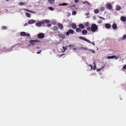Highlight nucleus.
<instances>
[{"mask_svg":"<svg viewBox=\"0 0 126 126\" xmlns=\"http://www.w3.org/2000/svg\"><path fill=\"white\" fill-rule=\"evenodd\" d=\"M50 22V21H49L47 20H46L44 21V22L40 21L38 23H36L35 24L36 26L39 27L41 26L42 24H44L45 23H49Z\"/></svg>","mask_w":126,"mask_h":126,"instance_id":"1","label":"nucleus"},{"mask_svg":"<svg viewBox=\"0 0 126 126\" xmlns=\"http://www.w3.org/2000/svg\"><path fill=\"white\" fill-rule=\"evenodd\" d=\"M39 41L37 40H31L29 41V42L31 44H30L31 46L32 47H34V45H36L37 43H39Z\"/></svg>","mask_w":126,"mask_h":126,"instance_id":"2","label":"nucleus"},{"mask_svg":"<svg viewBox=\"0 0 126 126\" xmlns=\"http://www.w3.org/2000/svg\"><path fill=\"white\" fill-rule=\"evenodd\" d=\"M91 31L92 32H95L98 29V27L96 25L94 24H92L91 26Z\"/></svg>","mask_w":126,"mask_h":126,"instance_id":"3","label":"nucleus"},{"mask_svg":"<svg viewBox=\"0 0 126 126\" xmlns=\"http://www.w3.org/2000/svg\"><path fill=\"white\" fill-rule=\"evenodd\" d=\"M107 9L109 10H111L112 9V5L110 3H108L106 5Z\"/></svg>","mask_w":126,"mask_h":126,"instance_id":"4","label":"nucleus"},{"mask_svg":"<svg viewBox=\"0 0 126 126\" xmlns=\"http://www.w3.org/2000/svg\"><path fill=\"white\" fill-rule=\"evenodd\" d=\"M45 36V34L43 33H39L37 35V37L38 38L42 39Z\"/></svg>","mask_w":126,"mask_h":126,"instance_id":"5","label":"nucleus"},{"mask_svg":"<svg viewBox=\"0 0 126 126\" xmlns=\"http://www.w3.org/2000/svg\"><path fill=\"white\" fill-rule=\"evenodd\" d=\"M74 31L72 30H69L68 32H66V34L68 36L69 35V34H73L74 33Z\"/></svg>","mask_w":126,"mask_h":126,"instance_id":"6","label":"nucleus"},{"mask_svg":"<svg viewBox=\"0 0 126 126\" xmlns=\"http://www.w3.org/2000/svg\"><path fill=\"white\" fill-rule=\"evenodd\" d=\"M36 22V21L33 19L30 20L28 21V23L29 24H31L34 23Z\"/></svg>","mask_w":126,"mask_h":126,"instance_id":"7","label":"nucleus"},{"mask_svg":"<svg viewBox=\"0 0 126 126\" xmlns=\"http://www.w3.org/2000/svg\"><path fill=\"white\" fill-rule=\"evenodd\" d=\"M58 28L61 30H62L63 29V26L62 24L59 23L58 24Z\"/></svg>","mask_w":126,"mask_h":126,"instance_id":"8","label":"nucleus"},{"mask_svg":"<svg viewBox=\"0 0 126 126\" xmlns=\"http://www.w3.org/2000/svg\"><path fill=\"white\" fill-rule=\"evenodd\" d=\"M105 27L109 29L111 27V25L109 23H107L105 24Z\"/></svg>","mask_w":126,"mask_h":126,"instance_id":"9","label":"nucleus"},{"mask_svg":"<svg viewBox=\"0 0 126 126\" xmlns=\"http://www.w3.org/2000/svg\"><path fill=\"white\" fill-rule=\"evenodd\" d=\"M121 20L123 22H125L126 21V17H125L122 16L120 18Z\"/></svg>","mask_w":126,"mask_h":126,"instance_id":"10","label":"nucleus"},{"mask_svg":"<svg viewBox=\"0 0 126 126\" xmlns=\"http://www.w3.org/2000/svg\"><path fill=\"white\" fill-rule=\"evenodd\" d=\"M59 36L62 39H64L65 38V36L63 34H61L59 35Z\"/></svg>","mask_w":126,"mask_h":126,"instance_id":"11","label":"nucleus"},{"mask_svg":"<svg viewBox=\"0 0 126 126\" xmlns=\"http://www.w3.org/2000/svg\"><path fill=\"white\" fill-rule=\"evenodd\" d=\"M82 33L83 34L85 35L87 34V32L86 30H84L82 31Z\"/></svg>","mask_w":126,"mask_h":126,"instance_id":"12","label":"nucleus"},{"mask_svg":"<svg viewBox=\"0 0 126 126\" xmlns=\"http://www.w3.org/2000/svg\"><path fill=\"white\" fill-rule=\"evenodd\" d=\"M112 28L114 30H116L117 28V26L115 24H113L112 25Z\"/></svg>","mask_w":126,"mask_h":126,"instance_id":"13","label":"nucleus"},{"mask_svg":"<svg viewBox=\"0 0 126 126\" xmlns=\"http://www.w3.org/2000/svg\"><path fill=\"white\" fill-rule=\"evenodd\" d=\"M20 35L21 36H24L26 35V33L25 32H21Z\"/></svg>","mask_w":126,"mask_h":126,"instance_id":"14","label":"nucleus"},{"mask_svg":"<svg viewBox=\"0 0 126 126\" xmlns=\"http://www.w3.org/2000/svg\"><path fill=\"white\" fill-rule=\"evenodd\" d=\"M79 27L82 29H83L84 28V26L82 24H80L79 25Z\"/></svg>","mask_w":126,"mask_h":126,"instance_id":"15","label":"nucleus"},{"mask_svg":"<svg viewBox=\"0 0 126 126\" xmlns=\"http://www.w3.org/2000/svg\"><path fill=\"white\" fill-rule=\"evenodd\" d=\"M54 0H48V1L49 3L53 4L54 2Z\"/></svg>","mask_w":126,"mask_h":126,"instance_id":"16","label":"nucleus"},{"mask_svg":"<svg viewBox=\"0 0 126 126\" xmlns=\"http://www.w3.org/2000/svg\"><path fill=\"white\" fill-rule=\"evenodd\" d=\"M71 24L72 25V26L73 29H75L76 28L77 26L75 24L72 23Z\"/></svg>","mask_w":126,"mask_h":126,"instance_id":"17","label":"nucleus"},{"mask_svg":"<svg viewBox=\"0 0 126 126\" xmlns=\"http://www.w3.org/2000/svg\"><path fill=\"white\" fill-rule=\"evenodd\" d=\"M121 9V7L120 6H116V11H119Z\"/></svg>","mask_w":126,"mask_h":126,"instance_id":"18","label":"nucleus"},{"mask_svg":"<svg viewBox=\"0 0 126 126\" xmlns=\"http://www.w3.org/2000/svg\"><path fill=\"white\" fill-rule=\"evenodd\" d=\"M67 4L66 3H63L61 4H59V6H67Z\"/></svg>","mask_w":126,"mask_h":126,"instance_id":"19","label":"nucleus"},{"mask_svg":"<svg viewBox=\"0 0 126 126\" xmlns=\"http://www.w3.org/2000/svg\"><path fill=\"white\" fill-rule=\"evenodd\" d=\"M58 30V27L56 26H54L52 29V30L54 31H57Z\"/></svg>","mask_w":126,"mask_h":126,"instance_id":"20","label":"nucleus"},{"mask_svg":"<svg viewBox=\"0 0 126 126\" xmlns=\"http://www.w3.org/2000/svg\"><path fill=\"white\" fill-rule=\"evenodd\" d=\"M81 31V30L79 28H77L76 29V31L78 32H80Z\"/></svg>","mask_w":126,"mask_h":126,"instance_id":"21","label":"nucleus"},{"mask_svg":"<svg viewBox=\"0 0 126 126\" xmlns=\"http://www.w3.org/2000/svg\"><path fill=\"white\" fill-rule=\"evenodd\" d=\"M26 16L27 17H31V14L28 13H26Z\"/></svg>","mask_w":126,"mask_h":126,"instance_id":"22","label":"nucleus"},{"mask_svg":"<svg viewBox=\"0 0 126 126\" xmlns=\"http://www.w3.org/2000/svg\"><path fill=\"white\" fill-rule=\"evenodd\" d=\"M80 48L81 49H84V50H87H87H89V49H88L86 48L85 47H80Z\"/></svg>","mask_w":126,"mask_h":126,"instance_id":"23","label":"nucleus"},{"mask_svg":"<svg viewBox=\"0 0 126 126\" xmlns=\"http://www.w3.org/2000/svg\"><path fill=\"white\" fill-rule=\"evenodd\" d=\"M99 10L98 9H96L94 10V12L95 14H97L99 13Z\"/></svg>","mask_w":126,"mask_h":126,"instance_id":"24","label":"nucleus"},{"mask_svg":"<svg viewBox=\"0 0 126 126\" xmlns=\"http://www.w3.org/2000/svg\"><path fill=\"white\" fill-rule=\"evenodd\" d=\"M107 59H112L114 58V57L113 56H108L107 57Z\"/></svg>","mask_w":126,"mask_h":126,"instance_id":"25","label":"nucleus"},{"mask_svg":"<svg viewBox=\"0 0 126 126\" xmlns=\"http://www.w3.org/2000/svg\"><path fill=\"white\" fill-rule=\"evenodd\" d=\"M86 5L88 6L89 7H90L91 6L90 4L89 3L88 1H87V2L86 4Z\"/></svg>","mask_w":126,"mask_h":126,"instance_id":"26","label":"nucleus"},{"mask_svg":"<svg viewBox=\"0 0 126 126\" xmlns=\"http://www.w3.org/2000/svg\"><path fill=\"white\" fill-rule=\"evenodd\" d=\"M104 9V7H102L100 8V11H101L102 12L103 11Z\"/></svg>","mask_w":126,"mask_h":126,"instance_id":"27","label":"nucleus"},{"mask_svg":"<svg viewBox=\"0 0 126 126\" xmlns=\"http://www.w3.org/2000/svg\"><path fill=\"white\" fill-rule=\"evenodd\" d=\"M84 41H86L87 42H88L89 43H91V42L89 40L87 39L86 38H85V39H84Z\"/></svg>","mask_w":126,"mask_h":126,"instance_id":"28","label":"nucleus"},{"mask_svg":"<svg viewBox=\"0 0 126 126\" xmlns=\"http://www.w3.org/2000/svg\"><path fill=\"white\" fill-rule=\"evenodd\" d=\"M79 38L82 40H84V39H85V38L82 37L80 36L79 37Z\"/></svg>","mask_w":126,"mask_h":126,"instance_id":"29","label":"nucleus"},{"mask_svg":"<svg viewBox=\"0 0 126 126\" xmlns=\"http://www.w3.org/2000/svg\"><path fill=\"white\" fill-rule=\"evenodd\" d=\"M48 8L49 10L51 11H53L54 10V8L52 7H48Z\"/></svg>","mask_w":126,"mask_h":126,"instance_id":"30","label":"nucleus"},{"mask_svg":"<svg viewBox=\"0 0 126 126\" xmlns=\"http://www.w3.org/2000/svg\"><path fill=\"white\" fill-rule=\"evenodd\" d=\"M22 10H25V11H27L29 12H30L33 13L32 12H31V11H29V10H28V9H27L24 8V9H22Z\"/></svg>","mask_w":126,"mask_h":126,"instance_id":"31","label":"nucleus"},{"mask_svg":"<svg viewBox=\"0 0 126 126\" xmlns=\"http://www.w3.org/2000/svg\"><path fill=\"white\" fill-rule=\"evenodd\" d=\"M12 50H11V49H10V48L9 49H6V50L5 51L6 52H9V51H11Z\"/></svg>","mask_w":126,"mask_h":126,"instance_id":"32","label":"nucleus"},{"mask_svg":"<svg viewBox=\"0 0 126 126\" xmlns=\"http://www.w3.org/2000/svg\"><path fill=\"white\" fill-rule=\"evenodd\" d=\"M123 39V40L125 39H126V35H124L122 37Z\"/></svg>","mask_w":126,"mask_h":126,"instance_id":"33","label":"nucleus"},{"mask_svg":"<svg viewBox=\"0 0 126 126\" xmlns=\"http://www.w3.org/2000/svg\"><path fill=\"white\" fill-rule=\"evenodd\" d=\"M89 25V23L88 22H87L85 24V26L87 27Z\"/></svg>","mask_w":126,"mask_h":126,"instance_id":"34","label":"nucleus"},{"mask_svg":"<svg viewBox=\"0 0 126 126\" xmlns=\"http://www.w3.org/2000/svg\"><path fill=\"white\" fill-rule=\"evenodd\" d=\"M93 64L94 65V67H93V69L95 70V69H96V65H95L94 62Z\"/></svg>","mask_w":126,"mask_h":126,"instance_id":"35","label":"nucleus"},{"mask_svg":"<svg viewBox=\"0 0 126 126\" xmlns=\"http://www.w3.org/2000/svg\"><path fill=\"white\" fill-rule=\"evenodd\" d=\"M88 51H89L92 52L93 53H94L95 52V51L93 50H91L89 49V50Z\"/></svg>","mask_w":126,"mask_h":126,"instance_id":"36","label":"nucleus"},{"mask_svg":"<svg viewBox=\"0 0 126 126\" xmlns=\"http://www.w3.org/2000/svg\"><path fill=\"white\" fill-rule=\"evenodd\" d=\"M99 17L100 19H101L103 20H105V18H104L103 17L99 16Z\"/></svg>","mask_w":126,"mask_h":126,"instance_id":"37","label":"nucleus"},{"mask_svg":"<svg viewBox=\"0 0 126 126\" xmlns=\"http://www.w3.org/2000/svg\"><path fill=\"white\" fill-rule=\"evenodd\" d=\"M76 14V12L75 11H74L72 13V14L73 15H75Z\"/></svg>","mask_w":126,"mask_h":126,"instance_id":"38","label":"nucleus"},{"mask_svg":"<svg viewBox=\"0 0 126 126\" xmlns=\"http://www.w3.org/2000/svg\"><path fill=\"white\" fill-rule=\"evenodd\" d=\"M19 4L21 5H25V4L23 3L22 2H20L19 3Z\"/></svg>","mask_w":126,"mask_h":126,"instance_id":"39","label":"nucleus"},{"mask_svg":"<svg viewBox=\"0 0 126 126\" xmlns=\"http://www.w3.org/2000/svg\"><path fill=\"white\" fill-rule=\"evenodd\" d=\"M63 50H64L62 52H64L65 50H66V49H65V48L63 46Z\"/></svg>","mask_w":126,"mask_h":126,"instance_id":"40","label":"nucleus"},{"mask_svg":"<svg viewBox=\"0 0 126 126\" xmlns=\"http://www.w3.org/2000/svg\"><path fill=\"white\" fill-rule=\"evenodd\" d=\"M48 23H47V26L48 27H49L51 26V25L50 24H48Z\"/></svg>","mask_w":126,"mask_h":126,"instance_id":"41","label":"nucleus"},{"mask_svg":"<svg viewBox=\"0 0 126 126\" xmlns=\"http://www.w3.org/2000/svg\"><path fill=\"white\" fill-rule=\"evenodd\" d=\"M98 22L99 23L101 24L102 23V21L101 20H99L98 21Z\"/></svg>","mask_w":126,"mask_h":126,"instance_id":"42","label":"nucleus"},{"mask_svg":"<svg viewBox=\"0 0 126 126\" xmlns=\"http://www.w3.org/2000/svg\"><path fill=\"white\" fill-rule=\"evenodd\" d=\"M91 29V28L90 27H88L87 28V30H90Z\"/></svg>","mask_w":126,"mask_h":126,"instance_id":"43","label":"nucleus"},{"mask_svg":"<svg viewBox=\"0 0 126 126\" xmlns=\"http://www.w3.org/2000/svg\"><path fill=\"white\" fill-rule=\"evenodd\" d=\"M2 29H7L6 27L5 26H3L2 27Z\"/></svg>","mask_w":126,"mask_h":126,"instance_id":"44","label":"nucleus"},{"mask_svg":"<svg viewBox=\"0 0 126 126\" xmlns=\"http://www.w3.org/2000/svg\"><path fill=\"white\" fill-rule=\"evenodd\" d=\"M123 68L124 69H126V64L125 65H124L123 67Z\"/></svg>","mask_w":126,"mask_h":126,"instance_id":"45","label":"nucleus"},{"mask_svg":"<svg viewBox=\"0 0 126 126\" xmlns=\"http://www.w3.org/2000/svg\"><path fill=\"white\" fill-rule=\"evenodd\" d=\"M26 35L27 37H29L30 36V34L29 33L27 34H26Z\"/></svg>","mask_w":126,"mask_h":126,"instance_id":"46","label":"nucleus"},{"mask_svg":"<svg viewBox=\"0 0 126 126\" xmlns=\"http://www.w3.org/2000/svg\"><path fill=\"white\" fill-rule=\"evenodd\" d=\"M123 38L122 37H121L120 38H119V40L120 41H121V40H123Z\"/></svg>","mask_w":126,"mask_h":126,"instance_id":"47","label":"nucleus"},{"mask_svg":"<svg viewBox=\"0 0 126 126\" xmlns=\"http://www.w3.org/2000/svg\"><path fill=\"white\" fill-rule=\"evenodd\" d=\"M87 2V1H85L84 2H83L82 3L83 4H86Z\"/></svg>","mask_w":126,"mask_h":126,"instance_id":"48","label":"nucleus"},{"mask_svg":"<svg viewBox=\"0 0 126 126\" xmlns=\"http://www.w3.org/2000/svg\"><path fill=\"white\" fill-rule=\"evenodd\" d=\"M89 66L91 67V69H92V68H93V65L92 64H90L89 65Z\"/></svg>","mask_w":126,"mask_h":126,"instance_id":"49","label":"nucleus"},{"mask_svg":"<svg viewBox=\"0 0 126 126\" xmlns=\"http://www.w3.org/2000/svg\"><path fill=\"white\" fill-rule=\"evenodd\" d=\"M91 44H92L94 46H95V44L94 43V42H91V43H90Z\"/></svg>","mask_w":126,"mask_h":126,"instance_id":"50","label":"nucleus"},{"mask_svg":"<svg viewBox=\"0 0 126 126\" xmlns=\"http://www.w3.org/2000/svg\"><path fill=\"white\" fill-rule=\"evenodd\" d=\"M79 1V0H75V3H77Z\"/></svg>","mask_w":126,"mask_h":126,"instance_id":"51","label":"nucleus"},{"mask_svg":"<svg viewBox=\"0 0 126 126\" xmlns=\"http://www.w3.org/2000/svg\"><path fill=\"white\" fill-rule=\"evenodd\" d=\"M74 47V46L73 45H70L69 46V47Z\"/></svg>","mask_w":126,"mask_h":126,"instance_id":"52","label":"nucleus"},{"mask_svg":"<svg viewBox=\"0 0 126 126\" xmlns=\"http://www.w3.org/2000/svg\"><path fill=\"white\" fill-rule=\"evenodd\" d=\"M89 14L88 13H86L85 14V15L86 16H88Z\"/></svg>","mask_w":126,"mask_h":126,"instance_id":"53","label":"nucleus"},{"mask_svg":"<svg viewBox=\"0 0 126 126\" xmlns=\"http://www.w3.org/2000/svg\"><path fill=\"white\" fill-rule=\"evenodd\" d=\"M41 50H40V51H39V52H37V53L38 54H39V53H41Z\"/></svg>","mask_w":126,"mask_h":126,"instance_id":"54","label":"nucleus"},{"mask_svg":"<svg viewBox=\"0 0 126 126\" xmlns=\"http://www.w3.org/2000/svg\"><path fill=\"white\" fill-rule=\"evenodd\" d=\"M113 56V57L114 58H115L116 57V56L114 55V56Z\"/></svg>","mask_w":126,"mask_h":126,"instance_id":"55","label":"nucleus"},{"mask_svg":"<svg viewBox=\"0 0 126 126\" xmlns=\"http://www.w3.org/2000/svg\"><path fill=\"white\" fill-rule=\"evenodd\" d=\"M27 25V23H26L24 25V26H25L26 25Z\"/></svg>","mask_w":126,"mask_h":126,"instance_id":"56","label":"nucleus"},{"mask_svg":"<svg viewBox=\"0 0 126 126\" xmlns=\"http://www.w3.org/2000/svg\"><path fill=\"white\" fill-rule=\"evenodd\" d=\"M35 48H37L38 49H39V47H36Z\"/></svg>","mask_w":126,"mask_h":126,"instance_id":"57","label":"nucleus"},{"mask_svg":"<svg viewBox=\"0 0 126 126\" xmlns=\"http://www.w3.org/2000/svg\"><path fill=\"white\" fill-rule=\"evenodd\" d=\"M118 57H116L115 58V59H118Z\"/></svg>","mask_w":126,"mask_h":126,"instance_id":"58","label":"nucleus"},{"mask_svg":"<svg viewBox=\"0 0 126 126\" xmlns=\"http://www.w3.org/2000/svg\"><path fill=\"white\" fill-rule=\"evenodd\" d=\"M73 49H74V50H76V48H73Z\"/></svg>","mask_w":126,"mask_h":126,"instance_id":"59","label":"nucleus"},{"mask_svg":"<svg viewBox=\"0 0 126 126\" xmlns=\"http://www.w3.org/2000/svg\"><path fill=\"white\" fill-rule=\"evenodd\" d=\"M119 56H117V57H118V58L119 57Z\"/></svg>","mask_w":126,"mask_h":126,"instance_id":"60","label":"nucleus"},{"mask_svg":"<svg viewBox=\"0 0 126 126\" xmlns=\"http://www.w3.org/2000/svg\"><path fill=\"white\" fill-rule=\"evenodd\" d=\"M6 1H9V0H5Z\"/></svg>","mask_w":126,"mask_h":126,"instance_id":"61","label":"nucleus"},{"mask_svg":"<svg viewBox=\"0 0 126 126\" xmlns=\"http://www.w3.org/2000/svg\"><path fill=\"white\" fill-rule=\"evenodd\" d=\"M101 69V68H100V69H99V70H100Z\"/></svg>","mask_w":126,"mask_h":126,"instance_id":"62","label":"nucleus"},{"mask_svg":"<svg viewBox=\"0 0 126 126\" xmlns=\"http://www.w3.org/2000/svg\"><path fill=\"white\" fill-rule=\"evenodd\" d=\"M33 13H34V12H33Z\"/></svg>","mask_w":126,"mask_h":126,"instance_id":"63","label":"nucleus"},{"mask_svg":"<svg viewBox=\"0 0 126 126\" xmlns=\"http://www.w3.org/2000/svg\"><path fill=\"white\" fill-rule=\"evenodd\" d=\"M4 49H5V47H4Z\"/></svg>","mask_w":126,"mask_h":126,"instance_id":"64","label":"nucleus"}]
</instances>
